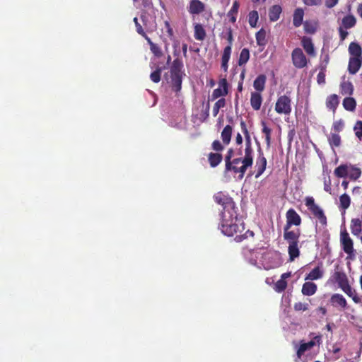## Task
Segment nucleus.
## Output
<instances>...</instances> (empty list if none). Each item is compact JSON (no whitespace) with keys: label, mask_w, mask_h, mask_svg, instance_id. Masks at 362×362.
Returning a JSON list of instances; mask_svg holds the SVG:
<instances>
[{"label":"nucleus","mask_w":362,"mask_h":362,"mask_svg":"<svg viewBox=\"0 0 362 362\" xmlns=\"http://www.w3.org/2000/svg\"><path fill=\"white\" fill-rule=\"evenodd\" d=\"M344 127V122L342 120L336 121L333 124V129L336 132H340Z\"/></svg>","instance_id":"obj_54"},{"label":"nucleus","mask_w":362,"mask_h":362,"mask_svg":"<svg viewBox=\"0 0 362 362\" xmlns=\"http://www.w3.org/2000/svg\"><path fill=\"white\" fill-rule=\"evenodd\" d=\"M164 24H165V28L166 29V32L168 33V37L170 38H173L174 36V32H173V30L170 23L168 21H165Z\"/></svg>","instance_id":"obj_55"},{"label":"nucleus","mask_w":362,"mask_h":362,"mask_svg":"<svg viewBox=\"0 0 362 362\" xmlns=\"http://www.w3.org/2000/svg\"><path fill=\"white\" fill-rule=\"evenodd\" d=\"M293 308L296 311H305L308 309V304L298 302L294 304Z\"/></svg>","instance_id":"obj_52"},{"label":"nucleus","mask_w":362,"mask_h":362,"mask_svg":"<svg viewBox=\"0 0 362 362\" xmlns=\"http://www.w3.org/2000/svg\"><path fill=\"white\" fill-rule=\"evenodd\" d=\"M223 156L220 153H209L208 155V160L211 168H216L222 161Z\"/></svg>","instance_id":"obj_25"},{"label":"nucleus","mask_w":362,"mask_h":362,"mask_svg":"<svg viewBox=\"0 0 362 362\" xmlns=\"http://www.w3.org/2000/svg\"><path fill=\"white\" fill-rule=\"evenodd\" d=\"M172 88L175 92H179L182 88V76H171Z\"/></svg>","instance_id":"obj_40"},{"label":"nucleus","mask_w":362,"mask_h":362,"mask_svg":"<svg viewBox=\"0 0 362 362\" xmlns=\"http://www.w3.org/2000/svg\"><path fill=\"white\" fill-rule=\"evenodd\" d=\"M301 45L308 55L315 57L316 52L310 37L306 36L303 37L301 40Z\"/></svg>","instance_id":"obj_14"},{"label":"nucleus","mask_w":362,"mask_h":362,"mask_svg":"<svg viewBox=\"0 0 362 362\" xmlns=\"http://www.w3.org/2000/svg\"><path fill=\"white\" fill-rule=\"evenodd\" d=\"M233 132V127L230 125H226L221 132V137L223 141V144L228 145L230 144L231 140V136Z\"/></svg>","instance_id":"obj_26"},{"label":"nucleus","mask_w":362,"mask_h":362,"mask_svg":"<svg viewBox=\"0 0 362 362\" xmlns=\"http://www.w3.org/2000/svg\"><path fill=\"white\" fill-rule=\"evenodd\" d=\"M266 32L264 29H261L256 33V40L258 45L265 44Z\"/></svg>","instance_id":"obj_46"},{"label":"nucleus","mask_w":362,"mask_h":362,"mask_svg":"<svg viewBox=\"0 0 362 362\" xmlns=\"http://www.w3.org/2000/svg\"><path fill=\"white\" fill-rule=\"evenodd\" d=\"M300 236V230H291L287 227L284 228V238L288 243V253L289 261L293 262L300 256V250L298 247L299 238Z\"/></svg>","instance_id":"obj_3"},{"label":"nucleus","mask_w":362,"mask_h":362,"mask_svg":"<svg viewBox=\"0 0 362 362\" xmlns=\"http://www.w3.org/2000/svg\"><path fill=\"white\" fill-rule=\"evenodd\" d=\"M161 69L157 68L150 75L151 80L154 83H158L160 81Z\"/></svg>","instance_id":"obj_49"},{"label":"nucleus","mask_w":362,"mask_h":362,"mask_svg":"<svg viewBox=\"0 0 362 362\" xmlns=\"http://www.w3.org/2000/svg\"><path fill=\"white\" fill-rule=\"evenodd\" d=\"M136 26V30L138 34L141 35L142 37L146 40V37H148V36L145 33L144 28H142L141 25L140 23L135 25Z\"/></svg>","instance_id":"obj_57"},{"label":"nucleus","mask_w":362,"mask_h":362,"mask_svg":"<svg viewBox=\"0 0 362 362\" xmlns=\"http://www.w3.org/2000/svg\"><path fill=\"white\" fill-rule=\"evenodd\" d=\"M291 60L293 65L297 69L306 67L309 62L303 50L299 47H296L292 51Z\"/></svg>","instance_id":"obj_6"},{"label":"nucleus","mask_w":362,"mask_h":362,"mask_svg":"<svg viewBox=\"0 0 362 362\" xmlns=\"http://www.w3.org/2000/svg\"><path fill=\"white\" fill-rule=\"evenodd\" d=\"M259 19L258 12L257 11H252L248 14V23L252 28H255Z\"/></svg>","instance_id":"obj_41"},{"label":"nucleus","mask_w":362,"mask_h":362,"mask_svg":"<svg viewBox=\"0 0 362 362\" xmlns=\"http://www.w3.org/2000/svg\"><path fill=\"white\" fill-rule=\"evenodd\" d=\"M348 51L350 55L348 71L354 75L362 66V47L358 42H352L349 45Z\"/></svg>","instance_id":"obj_4"},{"label":"nucleus","mask_w":362,"mask_h":362,"mask_svg":"<svg viewBox=\"0 0 362 362\" xmlns=\"http://www.w3.org/2000/svg\"><path fill=\"white\" fill-rule=\"evenodd\" d=\"M347 29H345L343 27L339 26L338 28L339 34V38L340 40L342 42L344 41L348 36L349 33L346 31Z\"/></svg>","instance_id":"obj_53"},{"label":"nucleus","mask_w":362,"mask_h":362,"mask_svg":"<svg viewBox=\"0 0 362 362\" xmlns=\"http://www.w3.org/2000/svg\"><path fill=\"white\" fill-rule=\"evenodd\" d=\"M326 64H320V71L317 76V81L319 84L325 83Z\"/></svg>","instance_id":"obj_42"},{"label":"nucleus","mask_w":362,"mask_h":362,"mask_svg":"<svg viewBox=\"0 0 362 362\" xmlns=\"http://www.w3.org/2000/svg\"><path fill=\"white\" fill-rule=\"evenodd\" d=\"M317 289V286L315 283L307 281L303 284L301 292L304 296H310L316 293Z\"/></svg>","instance_id":"obj_18"},{"label":"nucleus","mask_w":362,"mask_h":362,"mask_svg":"<svg viewBox=\"0 0 362 362\" xmlns=\"http://www.w3.org/2000/svg\"><path fill=\"white\" fill-rule=\"evenodd\" d=\"M228 94V90H223L220 88L214 90L211 95V100H216L221 96H225Z\"/></svg>","instance_id":"obj_48"},{"label":"nucleus","mask_w":362,"mask_h":362,"mask_svg":"<svg viewBox=\"0 0 362 362\" xmlns=\"http://www.w3.org/2000/svg\"><path fill=\"white\" fill-rule=\"evenodd\" d=\"M287 287V281L284 279H279L275 284L274 289L276 292H283Z\"/></svg>","instance_id":"obj_47"},{"label":"nucleus","mask_w":362,"mask_h":362,"mask_svg":"<svg viewBox=\"0 0 362 362\" xmlns=\"http://www.w3.org/2000/svg\"><path fill=\"white\" fill-rule=\"evenodd\" d=\"M218 86V88L228 91V83L226 78L219 80Z\"/></svg>","instance_id":"obj_56"},{"label":"nucleus","mask_w":362,"mask_h":362,"mask_svg":"<svg viewBox=\"0 0 362 362\" xmlns=\"http://www.w3.org/2000/svg\"><path fill=\"white\" fill-rule=\"evenodd\" d=\"M340 243L346 254L349 256L354 255V243L346 229L340 233Z\"/></svg>","instance_id":"obj_8"},{"label":"nucleus","mask_w":362,"mask_h":362,"mask_svg":"<svg viewBox=\"0 0 362 362\" xmlns=\"http://www.w3.org/2000/svg\"><path fill=\"white\" fill-rule=\"evenodd\" d=\"M250 51L247 48H243L240 54L238 64L240 66L245 65L250 59Z\"/></svg>","instance_id":"obj_34"},{"label":"nucleus","mask_w":362,"mask_h":362,"mask_svg":"<svg viewBox=\"0 0 362 362\" xmlns=\"http://www.w3.org/2000/svg\"><path fill=\"white\" fill-rule=\"evenodd\" d=\"M340 93L342 95H351L354 93V85L349 80H343L339 85Z\"/></svg>","instance_id":"obj_15"},{"label":"nucleus","mask_w":362,"mask_h":362,"mask_svg":"<svg viewBox=\"0 0 362 362\" xmlns=\"http://www.w3.org/2000/svg\"><path fill=\"white\" fill-rule=\"evenodd\" d=\"M267 77L264 74L259 75L253 83V87L256 92L261 93L264 90Z\"/></svg>","instance_id":"obj_21"},{"label":"nucleus","mask_w":362,"mask_h":362,"mask_svg":"<svg viewBox=\"0 0 362 362\" xmlns=\"http://www.w3.org/2000/svg\"><path fill=\"white\" fill-rule=\"evenodd\" d=\"M262 103V97L260 93L252 92L250 98V105L253 110H259Z\"/></svg>","instance_id":"obj_19"},{"label":"nucleus","mask_w":362,"mask_h":362,"mask_svg":"<svg viewBox=\"0 0 362 362\" xmlns=\"http://www.w3.org/2000/svg\"><path fill=\"white\" fill-rule=\"evenodd\" d=\"M323 271L320 267L314 268L305 278V280H317L322 277Z\"/></svg>","instance_id":"obj_31"},{"label":"nucleus","mask_w":362,"mask_h":362,"mask_svg":"<svg viewBox=\"0 0 362 362\" xmlns=\"http://www.w3.org/2000/svg\"><path fill=\"white\" fill-rule=\"evenodd\" d=\"M304 11L301 8H298L294 11L293 16V24L294 27H300L303 21Z\"/></svg>","instance_id":"obj_22"},{"label":"nucleus","mask_w":362,"mask_h":362,"mask_svg":"<svg viewBox=\"0 0 362 362\" xmlns=\"http://www.w3.org/2000/svg\"><path fill=\"white\" fill-rule=\"evenodd\" d=\"M321 343V335L315 336L312 340H310L308 342H303V341H301L300 346H298L296 351V356L298 359H300L305 351L310 350L316 344L320 345Z\"/></svg>","instance_id":"obj_9"},{"label":"nucleus","mask_w":362,"mask_h":362,"mask_svg":"<svg viewBox=\"0 0 362 362\" xmlns=\"http://www.w3.org/2000/svg\"><path fill=\"white\" fill-rule=\"evenodd\" d=\"M341 289L350 298H352L354 303H361V299L358 296L356 291L351 288L349 283L342 288Z\"/></svg>","instance_id":"obj_24"},{"label":"nucleus","mask_w":362,"mask_h":362,"mask_svg":"<svg viewBox=\"0 0 362 362\" xmlns=\"http://www.w3.org/2000/svg\"><path fill=\"white\" fill-rule=\"evenodd\" d=\"M330 303L332 306L338 308L340 310H346L348 307L346 300L339 293H334L331 296Z\"/></svg>","instance_id":"obj_12"},{"label":"nucleus","mask_w":362,"mask_h":362,"mask_svg":"<svg viewBox=\"0 0 362 362\" xmlns=\"http://www.w3.org/2000/svg\"><path fill=\"white\" fill-rule=\"evenodd\" d=\"M307 6H317L321 4L322 0H302Z\"/></svg>","instance_id":"obj_58"},{"label":"nucleus","mask_w":362,"mask_h":362,"mask_svg":"<svg viewBox=\"0 0 362 362\" xmlns=\"http://www.w3.org/2000/svg\"><path fill=\"white\" fill-rule=\"evenodd\" d=\"M267 161L266 158L264 156V153L261 149V148H259L258 150V157L256 160L255 163V168H256V174H255V178H258L259 176H261L263 173L264 172L266 167H267Z\"/></svg>","instance_id":"obj_11"},{"label":"nucleus","mask_w":362,"mask_h":362,"mask_svg":"<svg viewBox=\"0 0 362 362\" xmlns=\"http://www.w3.org/2000/svg\"><path fill=\"white\" fill-rule=\"evenodd\" d=\"M240 127L245 138L244 156L243 157L233 158L234 151L232 148H229L224 158L225 168L223 170L225 177H230L231 174L238 180H241L244 177L247 168L253 164V148L250 135L245 121L241 120Z\"/></svg>","instance_id":"obj_2"},{"label":"nucleus","mask_w":362,"mask_h":362,"mask_svg":"<svg viewBox=\"0 0 362 362\" xmlns=\"http://www.w3.org/2000/svg\"><path fill=\"white\" fill-rule=\"evenodd\" d=\"M349 173L348 177L353 180H356L358 179L361 175V170L359 168L354 167V166H349Z\"/></svg>","instance_id":"obj_37"},{"label":"nucleus","mask_w":362,"mask_h":362,"mask_svg":"<svg viewBox=\"0 0 362 362\" xmlns=\"http://www.w3.org/2000/svg\"><path fill=\"white\" fill-rule=\"evenodd\" d=\"M231 54L230 46H226L221 57V62H229Z\"/></svg>","instance_id":"obj_50"},{"label":"nucleus","mask_w":362,"mask_h":362,"mask_svg":"<svg viewBox=\"0 0 362 362\" xmlns=\"http://www.w3.org/2000/svg\"><path fill=\"white\" fill-rule=\"evenodd\" d=\"M194 38L197 40H203L206 37V32L202 25L196 23L194 25Z\"/></svg>","instance_id":"obj_33"},{"label":"nucleus","mask_w":362,"mask_h":362,"mask_svg":"<svg viewBox=\"0 0 362 362\" xmlns=\"http://www.w3.org/2000/svg\"><path fill=\"white\" fill-rule=\"evenodd\" d=\"M354 131L356 136L360 140L362 141V121L358 120L354 127Z\"/></svg>","instance_id":"obj_45"},{"label":"nucleus","mask_w":362,"mask_h":362,"mask_svg":"<svg viewBox=\"0 0 362 362\" xmlns=\"http://www.w3.org/2000/svg\"><path fill=\"white\" fill-rule=\"evenodd\" d=\"M356 24V18L354 16L350 14L345 16L341 20V27L344 28L345 29H350L354 27Z\"/></svg>","instance_id":"obj_28"},{"label":"nucleus","mask_w":362,"mask_h":362,"mask_svg":"<svg viewBox=\"0 0 362 362\" xmlns=\"http://www.w3.org/2000/svg\"><path fill=\"white\" fill-rule=\"evenodd\" d=\"M226 105V100L224 98H221L216 102L213 107V115L216 117L219 112V110Z\"/></svg>","instance_id":"obj_44"},{"label":"nucleus","mask_w":362,"mask_h":362,"mask_svg":"<svg viewBox=\"0 0 362 362\" xmlns=\"http://www.w3.org/2000/svg\"><path fill=\"white\" fill-rule=\"evenodd\" d=\"M339 0H325V6L332 8L338 4Z\"/></svg>","instance_id":"obj_59"},{"label":"nucleus","mask_w":362,"mask_h":362,"mask_svg":"<svg viewBox=\"0 0 362 362\" xmlns=\"http://www.w3.org/2000/svg\"><path fill=\"white\" fill-rule=\"evenodd\" d=\"M150 46L151 52L156 57H160L163 55L160 47L156 43L153 42L150 37H146V40Z\"/></svg>","instance_id":"obj_36"},{"label":"nucleus","mask_w":362,"mask_h":362,"mask_svg":"<svg viewBox=\"0 0 362 362\" xmlns=\"http://www.w3.org/2000/svg\"><path fill=\"white\" fill-rule=\"evenodd\" d=\"M317 23L315 21H306L303 23L304 30L308 34H314L317 31Z\"/></svg>","instance_id":"obj_35"},{"label":"nucleus","mask_w":362,"mask_h":362,"mask_svg":"<svg viewBox=\"0 0 362 362\" xmlns=\"http://www.w3.org/2000/svg\"><path fill=\"white\" fill-rule=\"evenodd\" d=\"M213 198L216 204L223 207L218 226L223 234L229 237L236 235L235 240L238 243L254 236V233L250 230L242 233L245 230V223L238 216V206L230 197L223 192H218Z\"/></svg>","instance_id":"obj_1"},{"label":"nucleus","mask_w":362,"mask_h":362,"mask_svg":"<svg viewBox=\"0 0 362 362\" xmlns=\"http://www.w3.org/2000/svg\"><path fill=\"white\" fill-rule=\"evenodd\" d=\"M240 4L238 1H235L230 11L228 12L227 16L231 23H234L236 21V16L238 12Z\"/></svg>","instance_id":"obj_32"},{"label":"nucleus","mask_w":362,"mask_h":362,"mask_svg":"<svg viewBox=\"0 0 362 362\" xmlns=\"http://www.w3.org/2000/svg\"><path fill=\"white\" fill-rule=\"evenodd\" d=\"M236 144L240 145L243 143V138L240 133H238L235 137Z\"/></svg>","instance_id":"obj_61"},{"label":"nucleus","mask_w":362,"mask_h":362,"mask_svg":"<svg viewBox=\"0 0 362 362\" xmlns=\"http://www.w3.org/2000/svg\"><path fill=\"white\" fill-rule=\"evenodd\" d=\"M286 223L284 227L291 228V226H299L301 224L302 219L300 215L293 209H289L286 214Z\"/></svg>","instance_id":"obj_10"},{"label":"nucleus","mask_w":362,"mask_h":362,"mask_svg":"<svg viewBox=\"0 0 362 362\" xmlns=\"http://www.w3.org/2000/svg\"><path fill=\"white\" fill-rule=\"evenodd\" d=\"M211 148L216 153L221 152L224 149V146L219 140H215L211 144Z\"/></svg>","instance_id":"obj_51"},{"label":"nucleus","mask_w":362,"mask_h":362,"mask_svg":"<svg viewBox=\"0 0 362 362\" xmlns=\"http://www.w3.org/2000/svg\"><path fill=\"white\" fill-rule=\"evenodd\" d=\"M334 278L340 288L349 283L346 274L342 272H335Z\"/></svg>","instance_id":"obj_27"},{"label":"nucleus","mask_w":362,"mask_h":362,"mask_svg":"<svg viewBox=\"0 0 362 362\" xmlns=\"http://www.w3.org/2000/svg\"><path fill=\"white\" fill-rule=\"evenodd\" d=\"M328 141L332 147H338L341 144V137L338 134L331 133L328 137Z\"/></svg>","instance_id":"obj_39"},{"label":"nucleus","mask_w":362,"mask_h":362,"mask_svg":"<svg viewBox=\"0 0 362 362\" xmlns=\"http://www.w3.org/2000/svg\"><path fill=\"white\" fill-rule=\"evenodd\" d=\"M340 207L343 209H346L349 207L351 204L350 197L347 194H343L339 197Z\"/></svg>","instance_id":"obj_43"},{"label":"nucleus","mask_w":362,"mask_h":362,"mask_svg":"<svg viewBox=\"0 0 362 362\" xmlns=\"http://www.w3.org/2000/svg\"><path fill=\"white\" fill-rule=\"evenodd\" d=\"M305 205L312 213V214L317 218L321 225H327V217L325 215L323 210L315 203V199L313 197H308L305 198Z\"/></svg>","instance_id":"obj_5"},{"label":"nucleus","mask_w":362,"mask_h":362,"mask_svg":"<svg viewBox=\"0 0 362 362\" xmlns=\"http://www.w3.org/2000/svg\"><path fill=\"white\" fill-rule=\"evenodd\" d=\"M183 66L182 62L180 59H175L173 60L172 66L170 67V75L171 76H182V68Z\"/></svg>","instance_id":"obj_17"},{"label":"nucleus","mask_w":362,"mask_h":362,"mask_svg":"<svg viewBox=\"0 0 362 362\" xmlns=\"http://www.w3.org/2000/svg\"><path fill=\"white\" fill-rule=\"evenodd\" d=\"M326 107L334 112L339 104V96L337 94H332L326 98Z\"/></svg>","instance_id":"obj_16"},{"label":"nucleus","mask_w":362,"mask_h":362,"mask_svg":"<svg viewBox=\"0 0 362 362\" xmlns=\"http://www.w3.org/2000/svg\"><path fill=\"white\" fill-rule=\"evenodd\" d=\"M275 111L278 114L289 115L291 112V98L286 95L279 97L275 104Z\"/></svg>","instance_id":"obj_7"},{"label":"nucleus","mask_w":362,"mask_h":362,"mask_svg":"<svg viewBox=\"0 0 362 362\" xmlns=\"http://www.w3.org/2000/svg\"><path fill=\"white\" fill-rule=\"evenodd\" d=\"M262 127V132L265 136V141L267 148H269L272 144V129L267 126V123L264 121L261 122Z\"/></svg>","instance_id":"obj_29"},{"label":"nucleus","mask_w":362,"mask_h":362,"mask_svg":"<svg viewBox=\"0 0 362 362\" xmlns=\"http://www.w3.org/2000/svg\"><path fill=\"white\" fill-rule=\"evenodd\" d=\"M349 166L346 165H340L334 170V175L337 177H346L349 173Z\"/></svg>","instance_id":"obj_38"},{"label":"nucleus","mask_w":362,"mask_h":362,"mask_svg":"<svg viewBox=\"0 0 362 362\" xmlns=\"http://www.w3.org/2000/svg\"><path fill=\"white\" fill-rule=\"evenodd\" d=\"M350 228L351 233L354 235L358 236L362 232V221L359 218H352Z\"/></svg>","instance_id":"obj_23"},{"label":"nucleus","mask_w":362,"mask_h":362,"mask_svg":"<svg viewBox=\"0 0 362 362\" xmlns=\"http://www.w3.org/2000/svg\"><path fill=\"white\" fill-rule=\"evenodd\" d=\"M291 276V272H286L281 274L280 279L286 280L287 278H289Z\"/></svg>","instance_id":"obj_62"},{"label":"nucleus","mask_w":362,"mask_h":362,"mask_svg":"<svg viewBox=\"0 0 362 362\" xmlns=\"http://www.w3.org/2000/svg\"><path fill=\"white\" fill-rule=\"evenodd\" d=\"M187 10L190 14H199L205 10V5L199 0H191Z\"/></svg>","instance_id":"obj_13"},{"label":"nucleus","mask_w":362,"mask_h":362,"mask_svg":"<svg viewBox=\"0 0 362 362\" xmlns=\"http://www.w3.org/2000/svg\"><path fill=\"white\" fill-rule=\"evenodd\" d=\"M342 105L346 110L353 112L356 110V101L352 97H346L343 100Z\"/></svg>","instance_id":"obj_30"},{"label":"nucleus","mask_w":362,"mask_h":362,"mask_svg":"<svg viewBox=\"0 0 362 362\" xmlns=\"http://www.w3.org/2000/svg\"><path fill=\"white\" fill-rule=\"evenodd\" d=\"M227 40H228V46H230V48L232 49V44H233V37L232 29L230 28H228V30Z\"/></svg>","instance_id":"obj_60"},{"label":"nucleus","mask_w":362,"mask_h":362,"mask_svg":"<svg viewBox=\"0 0 362 362\" xmlns=\"http://www.w3.org/2000/svg\"><path fill=\"white\" fill-rule=\"evenodd\" d=\"M228 62H221V68L224 71H227L228 67Z\"/></svg>","instance_id":"obj_63"},{"label":"nucleus","mask_w":362,"mask_h":362,"mask_svg":"<svg viewBox=\"0 0 362 362\" xmlns=\"http://www.w3.org/2000/svg\"><path fill=\"white\" fill-rule=\"evenodd\" d=\"M282 13V8L280 5H274L269 9V18L272 22L278 21Z\"/></svg>","instance_id":"obj_20"},{"label":"nucleus","mask_w":362,"mask_h":362,"mask_svg":"<svg viewBox=\"0 0 362 362\" xmlns=\"http://www.w3.org/2000/svg\"><path fill=\"white\" fill-rule=\"evenodd\" d=\"M357 13L359 16L362 18V4H360L357 8Z\"/></svg>","instance_id":"obj_64"}]
</instances>
